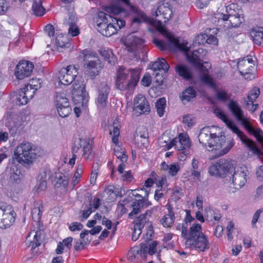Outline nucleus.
Returning a JSON list of instances; mask_svg holds the SVG:
<instances>
[{
    "label": "nucleus",
    "mask_w": 263,
    "mask_h": 263,
    "mask_svg": "<svg viewBox=\"0 0 263 263\" xmlns=\"http://www.w3.org/2000/svg\"><path fill=\"white\" fill-rule=\"evenodd\" d=\"M214 127L202 128L198 135L199 143L209 151L214 152L215 157L226 154L234 145L232 140L226 141L225 136L213 133Z\"/></svg>",
    "instance_id": "nucleus-1"
},
{
    "label": "nucleus",
    "mask_w": 263,
    "mask_h": 263,
    "mask_svg": "<svg viewBox=\"0 0 263 263\" xmlns=\"http://www.w3.org/2000/svg\"><path fill=\"white\" fill-rule=\"evenodd\" d=\"M215 15L218 26L224 30L237 28L244 21L242 10L234 4L226 7L225 9H218Z\"/></svg>",
    "instance_id": "nucleus-2"
},
{
    "label": "nucleus",
    "mask_w": 263,
    "mask_h": 263,
    "mask_svg": "<svg viewBox=\"0 0 263 263\" xmlns=\"http://www.w3.org/2000/svg\"><path fill=\"white\" fill-rule=\"evenodd\" d=\"M140 72L139 68L126 70L123 67H119L116 80L117 88L120 90L133 92L139 80Z\"/></svg>",
    "instance_id": "nucleus-3"
},
{
    "label": "nucleus",
    "mask_w": 263,
    "mask_h": 263,
    "mask_svg": "<svg viewBox=\"0 0 263 263\" xmlns=\"http://www.w3.org/2000/svg\"><path fill=\"white\" fill-rule=\"evenodd\" d=\"M214 113L216 117H218L226 124L228 128L237 135L241 142L254 155L257 156L258 158L263 155L262 152L257 146L256 144L253 141L249 139L243 132L240 130L234 123L228 118L222 109L219 108H216L214 110Z\"/></svg>",
    "instance_id": "nucleus-4"
},
{
    "label": "nucleus",
    "mask_w": 263,
    "mask_h": 263,
    "mask_svg": "<svg viewBox=\"0 0 263 263\" xmlns=\"http://www.w3.org/2000/svg\"><path fill=\"white\" fill-rule=\"evenodd\" d=\"M185 245L186 248H194L199 252H205L209 249L210 243L208 237L202 232L200 224H193L190 228Z\"/></svg>",
    "instance_id": "nucleus-5"
},
{
    "label": "nucleus",
    "mask_w": 263,
    "mask_h": 263,
    "mask_svg": "<svg viewBox=\"0 0 263 263\" xmlns=\"http://www.w3.org/2000/svg\"><path fill=\"white\" fill-rule=\"evenodd\" d=\"M160 24L159 31L168 40L170 44L180 51L184 52L186 53L187 59L193 65L202 69L203 65L200 59V55L197 54V51L194 50L192 54H190L188 53L190 49L187 46L188 43L184 40L181 41L179 39L175 37L171 33L167 32L160 23Z\"/></svg>",
    "instance_id": "nucleus-6"
},
{
    "label": "nucleus",
    "mask_w": 263,
    "mask_h": 263,
    "mask_svg": "<svg viewBox=\"0 0 263 263\" xmlns=\"http://www.w3.org/2000/svg\"><path fill=\"white\" fill-rule=\"evenodd\" d=\"M39 156V151L29 142L21 143L15 148L14 159L20 164L30 165Z\"/></svg>",
    "instance_id": "nucleus-7"
},
{
    "label": "nucleus",
    "mask_w": 263,
    "mask_h": 263,
    "mask_svg": "<svg viewBox=\"0 0 263 263\" xmlns=\"http://www.w3.org/2000/svg\"><path fill=\"white\" fill-rule=\"evenodd\" d=\"M92 150V144L89 139H79L75 142L74 145L72 147V157L70 159L69 163L72 165L75 164L77 153H81L82 156L86 160L91 159L93 157Z\"/></svg>",
    "instance_id": "nucleus-8"
},
{
    "label": "nucleus",
    "mask_w": 263,
    "mask_h": 263,
    "mask_svg": "<svg viewBox=\"0 0 263 263\" xmlns=\"http://www.w3.org/2000/svg\"><path fill=\"white\" fill-rule=\"evenodd\" d=\"M129 203L128 199H124L118 202V208L120 210L122 214H124L128 212V207L132 208L133 210L128 215V217L131 218L133 216L140 212L141 208H146L151 204L145 198L135 199L132 204Z\"/></svg>",
    "instance_id": "nucleus-9"
},
{
    "label": "nucleus",
    "mask_w": 263,
    "mask_h": 263,
    "mask_svg": "<svg viewBox=\"0 0 263 263\" xmlns=\"http://www.w3.org/2000/svg\"><path fill=\"white\" fill-rule=\"evenodd\" d=\"M234 173L230 177L232 182L230 183L229 192L234 193L243 186L247 182L248 174L247 168L244 166L234 167Z\"/></svg>",
    "instance_id": "nucleus-10"
},
{
    "label": "nucleus",
    "mask_w": 263,
    "mask_h": 263,
    "mask_svg": "<svg viewBox=\"0 0 263 263\" xmlns=\"http://www.w3.org/2000/svg\"><path fill=\"white\" fill-rule=\"evenodd\" d=\"M255 58L248 55L239 60L237 63L238 70L245 79L251 80L255 77Z\"/></svg>",
    "instance_id": "nucleus-11"
},
{
    "label": "nucleus",
    "mask_w": 263,
    "mask_h": 263,
    "mask_svg": "<svg viewBox=\"0 0 263 263\" xmlns=\"http://www.w3.org/2000/svg\"><path fill=\"white\" fill-rule=\"evenodd\" d=\"M121 1L126 5L129 11V14L132 16V24H140L148 20V17L146 13L138 6L131 4L130 0Z\"/></svg>",
    "instance_id": "nucleus-12"
},
{
    "label": "nucleus",
    "mask_w": 263,
    "mask_h": 263,
    "mask_svg": "<svg viewBox=\"0 0 263 263\" xmlns=\"http://www.w3.org/2000/svg\"><path fill=\"white\" fill-rule=\"evenodd\" d=\"M173 14L172 9L171 8V5L168 2L163 1L162 3H159L158 8L155 11V16L160 17L161 19H163L164 23H166L171 17ZM165 28V29L168 32L163 24L162 23V20H159L157 23V28L158 30L161 33L159 30V27L160 24Z\"/></svg>",
    "instance_id": "nucleus-13"
},
{
    "label": "nucleus",
    "mask_w": 263,
    "mask_h": 263,
    "mask_svg": "<svg viewBox=\"0 0 263 263\" xmlns=\"http://www.w3.org/2000/svg\"><path fill=\"white\" fill-rule=\"evenodd\" d=\"M91 57V54H84V61L86 62L85 68L87 74L91 79H93L96 76L99 74L100 70L103 68V65L101 61L97 58L89 60V58Z\"/></svg>",
    "instance_id": "nucleus-14"
},
{
    "label": "nucleus",
    "mask_w": 263,
    "mask_h": 263,
    "mask_svg": "<svg viewBox=\"0 0 263 263\" xmlns=\"http://www.w3.org/2000/svg\"><path fill=\"white\" fill-rule=\"evenodd\" d=\"M78 73V69L75 66L69 65L59 71L58 78L62 84L68 85L73 81Z\"/></svg>",
    "instance_id": "nucleus-15"
},
{
    "label": "nucleus",
    "mask_w": 263,
    "mask_h": 263,
    "mask_svg": "<svg viewBox=\"0 0 263 263\" xmlns=\"http://www.w3.org/2000/svg\"><path fill=\"white\" fill-rule=\"evenodd\" d=\"M34 66L28 61H21L16 65L14 75L17 80H23L30 77L32 72Z\"/></svg>",
    "instance_id": "nucleus-16"
},
{
    "label": "nucleus",
    "mask_w": 263,
    "mask_h": 263,
    "mask_svg": "<svg viewBox=\"0 0 263 263\" xmlns=\"http://www.w3.org/2000/svg\"><path fill=\"white\" fill-rule=\"evenodd\" d=\"M34 93L33 85L29 84L18 90L14 101L17 105L20 106L26 104L29 100L32 98Z\"/></svg>",
    "instance_id": "nucleus-17"
},
{
    "label": "nucleus",
    "mask_w": 263,
    "mask_h": 263,
    "mask_svg": "<svg viewBox=\"0 0 263 263\" xmlns=\"http://www.w3.org/2000/svg\"><path fill=\"white\" fill-rule=\"evenodd\" d=\"M125 25V22L118 18L117 17H114L110 21L106 27L105 30L102 29V34L103 36L109 37L116 34L117 31L123 28Z\"/></svg>",
    "instance_id": "nucleus-18"
},
{
    "label": "nucleus",
    "mask_w": 263,
    "mask_h": 263,
    "mask_svg": "<svg viewBox=\"0 0 263 263\" xmlns=\"http://www.w3.org/2000/svg\"><path fill=\"white\" fill-rule=\"evenodd\" d=\"M174 142L175 143V149L178 151H180L184 155L181 156L180 160L184 158V156L190 153V148L191 146V142L189 137L185 135L180 134L178 138L174 139Z\"/></svg>",
    "instance_id": "nucleus-19"
},
{
    "label": "nucleus",
    "mask_w": 263,
    "mask_h": 263,
    "mask_svg": "<svg viewBox=\"0 0 263 263\" xmlns=\"http://www.w3.org/2000/svg\"><path fill=\"white\" fill-rule=\"evenodd\" d=\"M110 87L106 82L101 83L98 88L97 105L99 107L106 106Z\"/></svg>",
    "instance_id": "nucleus-20"
},
{
    "label": "nucleus",
    "mask_w": 263,
    "mask_h": 263,
    "mask_svg": "<svg viewBox=\"0 0 263 263\" xmlns=\"http://www.w3.org/2000/svg\"><path fill=\"white\" fill-rule=\"evenodd\" d=\"M72 86V95L73 100L82 104L87 102L84 85L82 82H78L74 83Z\"/></svg>",
    "instance_id": "nucleus-21"
},
{
    "label": "nucleus",
    "mask_w": 263,
    "mask_h": 263,
    "mask_svg": "<svg viewBox=\"0 0 263 263\" xmlns=\"http://www.w3.org/2000/svg\"><path fill=\"white\" fill-rule=\"evenodd\" d=\"M16 214L13 208L9 204L5 205L4 217L3 219L2 229L10 228L15 222Z\"/></svg>",
    "instance_id": "nucleus-22"
},
{
    "label": "nucleus",
    "mask_w": 263,
    "mask_h": 263,
    "mask_svg": "<svg viewBox=\"0 0 263 263\" xmlns=\"http://www.w3.org/2000/svg\"><path fill=\"white\" fill-rule=\"evenodd\" d=\"M134 109L139 114L148 112L149 105L146 98L141 94L138 95L134 100Z\"/></svg>",
    "instance_id": "nucleus-23"
},
{
    "label": "nucleus",
    "mask_w": 263,
    "mask_h": 263,
    "mask_svg": "<svg viewBox=\"0 0 263 263\" xmlns=\"http://www.w3.org/2000/svg\"><path fill=\"white\" fill-rule=\"evenodd\" d=\"M143 43V40L135 35L131 34L127 36L125 42V45L128 52L135 53L137 47Z\"/></svg>",
    "instance_id": "nucleus-24"
},
{
    "label": "nucleus",
    "mask_w": 263,
    "mask_h": 263,
    "mask_svg": "<svg viewBox=\"0 0 263 263\" xmlns=\"http://www.w3.org/2000/svg\"><path fill=\"white\" fill-rule=\"evenodd\" d=\"M148 133L143 128L142 130L137 131L134 137V141L138 147H146L147 145Z\"/></svg>",
    "instance_id": "nucleus-25"
},
{
    "label": "nucleus",
    "mask_w": 263,
    "mask_h": 263,
    "mask_svg": "<svg viewBox=\"0 0 263 263\" xmlns=\"http://www.w3.org/2000/svg\"><path fill=\"white\" fill-rule=\"evenodd\" d=\"M77 18L74 15H69L68 21L66 22V25L69 26L68 34L71 36H76L80 33V30L76 24Z\"/></svg>",
    "instance_id": "nucleus-26"
},
{
    "label": "nucleus",
    "mask_w": 263,
    "mask_h": 263,
    "mask_svg": "<svg viewBox=\"0 0 263 263\" xmlns=\"http://www.w3.org/2000/svg\"><path fill=\"white\" fill-rule=\"evenodd\" d=\"M218 161L222 176H224L227 173H232L233 172L234 167L233 161L221 159Z\"/></svg>",
    "instance_id": "nucleus-27"
},
{
    "label": "nucleus",
    "mask_w": 263,
    "mask_h": 263,
    "mask_svg": "<svg viewBox=\"0 0 263 263\" xmlns=\"http://www.w3.org/2000/svg\"><path fill=\"white\" fill-rule=\"evenodd\" d=\"M228 107L237 120L240 119L241 117L244 115L242 108L237 101L230 100L228 104Z\"/></svg>",
    "instance_id": "nucleus-28"
},
{
    "label": "nucleus",
    "mask_w": 263,
    "mask_h": 263,
    "mask_svg": "<svg viewBox=\"0 0 263 263\" xmlns=\"http://www.w3.org/2000/svg\"><path fill=\"white\" fill-rule=\"evenodd\" d=\"M250 35L255 44L263 46V27H257L251 30Z\"/></svg>",
    "instance_id": "nucleus-29"
},
{
    "label": "nucleus",
    "mask_w": 263,
    "mask_h": 263,
    "mask_svg": "<svg viewBox=\"0 0 263 263\" xmlns=\"http://www.w3.org/2000/svg\"><path fill=\"white\" fill-rule=\"evenodd\" d=\"M6 126L8 128L11 136L14 137L21 133L23 127L20 122H15L11 120H9L6 123Z\"/></svg>",
    "instance_id": "nucleus-30"
},
{
    "label": "nucleus",
    "mask_w": 263,
    "mask_h": 263,
    "mask_svg": "<svg viewBox=\"0 0 263 263\" xmlns=\"http://www.w3.org/2000/svg\"><path fill=\"white\" fill-rule=\"evenodd\" d=\"M176 72L181 77L186 80H190L192 78V73L190 69L183 64L176 65L175 67Z\"/></svg>",
    "instance_id": "nucleus-31"
},
{
    "label": "nucleus",
    "mask_w": 263,
    "mask_h": 263,
    "mask_svg": "<svg viewBox=\"0 0 263 263\" xmlns=\"http://www.w3.org/2000/svg\"><path fill=\"white\" fill-rule=\"evenodd\" d=\"M168 213L165 214L161 219L160 222L163 227H171L175 221V214L171 207L168 209Z\"/></svg>",
    "instance_id": "nucleus-32"
},
{
    "label": "nucleus",
    "mask_w": 263,
    "mask_h": 263,
    "mask_svg": "<svg viewBox=\"0 0 263 263\" xmlns=\"http://www.w3.org/2000/svg\"><path fill=\"white\" fill-rule=\"evenodd\" d=\"M151 68L154 71L162 70L164 72H166L170 68V65L164 59L158 58L156 62L152 64Z\"/></svg>",
    "instance_id": "nucleus-33"
},
{
    "label": "nucleus",
    "mask_w": 263,
    "mask_h": 263,
    "mask_svg": "<svg viewBox=\"0 0 263 263\" xmlns=\"http://www.w3.org/2000/svg\"><path fill=\"white\" fill-rule=\"evenodd\" d=\"M55 105L57 108L70 105L68 99L63 92H57L55 97Z\"/></svg>",
    "instance_id": "nucleus-34"
},
{
    "label": "nucleus",
    "mask_w": 263,
    "mask_h": 263,
    "mask_svg": "<svg viewBox=\"0 0 263 263\" xmlns=\"http://www.w3.org/2000/svg\"><path fill=\"white\" fill-rule=\"evenodd\" d=\"M32 10L33 14L37 16L43 15L45 12V9L42 6L41 0H33Z\"/></svg>",
    "instance_id": "nucleus-35"
},
{
    "label": "nucleus",
    "mask_w": 263,
    "mask_h": 263,
    "mask_svg": "<svg viewBox=\"0 0 263 263\" xmlns=\"http://www.w3.org/2000/svg\"><path fill=\"white\" fill-rule=\"evenodd\" d=\"M100 54L104 59L111 65L115 64L116 58L112 51L110 49H102L100 50Z\"/></svg>",
    "instance_id": "nucleus-36"
},
{
    "label": "nucleus",
    "mask_w": 263,
    "mask_h": 263,
    "mask_svg": "<svg viewBox=\"0 0 263 263\" xmlns=\"http://www.w3.org/2000/svg\"><path fill=\"white\" fill-rule=\"evenodd\" d=\"M147 215V212H146L145 213L141 214L139 216L136 217L133 221L134 227H136L137 229H140L142 230L147 221H148Z\"/></svg>",
    "instance_id": "nucleus-37"
},
{
    "label": "nucleus",
    "mask_w": 263,
    "mask_h": 263,
    "mask_svg": "<svg viewBox=\"0 0 263 263\" xmlns=\"http://www.w3.org/2000/svg\"><path fill=\"white\" fill-rule=\"evenodd\" d=\"M109 134L112 136V142L117 144L118 143V137L120 135V128L117 123H114L108 127Z\"/></svg>",
    "instance_id": "nucleus-38"
},
{
    "label": "nucleus",
    "mask_w": 263,
    "mask_h": 263,
    "mask_svg": "<svg viewBox=\"0 0 263 263\" xmlns=\"http://www.w3.org/2000/svg\"><path fill=\"white\" fill-rule=\"evenodd\" d=\"M117 144H116V146L114 147L115 155L122 162H126L128 157L126 154V152L124 148Z\"/></svg>",
    "instance_id": "nucleus-39"
},
{
    "label": "nucleus",
    "mask_w": 263,
    "mask_h": 263,
    "mask_svg": "<svg viewBox=\"0 0 263 263\" xmlns=\"http://www.w3.org/2000/svg\"><path fill=\"white\" fill-rule=\"evenodd\" d=\"M196 96V91L192 87L186 89L182 93L180 98L182 101L189 102Z\"/></svg>",
    "instance_id": "nucleus-40"
},
{
    "label": "nucleus",
    "mask_w": 263,
    "mask_h": 263,
    "mask_svg": "<svg viewBox=\"0 0 263 263\" xmlns=\"http://www.w3.org/2000/svg\"><path fill=\"white\" fill-rule=\"evenodd\" d=\"M113 18L114 17H112L109 14H107L103 11H99L98 13L97 16L96 17V26L100 25L101 24H104L105 23H109L110 20L111 21V19Z\"/></svg>",
    "instance_id": "nucleus-41"
},
{
    "label": "nucleus",
    "mask_w": 263,
    "mask_h": 263,
    "mask_svg": "<svg viewBox=\"0 0 263 263\" xmlns=\"http://www.w3.org/2000/svg\"><path fill=\"white\" fill-rule=\"evenodd\" d=\"M43 211V205L41 204H37L34 205V207L32 210V217L34 221H39L41 219Z\"/></svg>",
    "instance_id": "nucleus-42"
},
{
    "label": "nucleus",
    "mask_w": 263,
    "mask_h": 263,
    "mask_svg": "<svg viewBox=\"0 0 263 263\" xmlns=\"http://www.w3.org/2000/svg\"><path fill=\"white\" fill-rule=\"evenodd\" d=\"M64 39L62 36H59L56 37L55 41V45L57 49L59 52H63L64 50L68 47L69 43L66 40L64 41Z\"/></svg>",
    "instance_id": "nucleus-43"
},
{
    "label": "nucleus",
    "mask_w": 263,
    "mask_h": 263,
    "mask_svg": "<svg viewBox=\"0 0 263 263\" xmlns=\"http://www.w3.org/2000/svg\"><path fill=\"white\" fill-rule=\"evenodd\" d=\"M166 106V100L164 98H160L157 100L155 104L158 114L160 117L164 115V110Z\"/></svg>",
    "instance_id": "nucleus-44"
},
{
    "label": "nucleus",
    "mask_w": 263,
    "mask_h": 263,
    "mask_svg": "<svg viewBox=\"0 0 263 263\" xmlns=\"http://www.w3.org/2000/svg\"><path fill=\"white\" fill-rule=\"evenodd\" d=\"M216 98L218 101L224 102L231 100L230 95H229L226 91L222 89H218L216 91Z\"/></svg>",
    "instance_id": "nucleus-45"
},
{
    "label": "nucleus",
    "mask_w": 263,
    "mask_h": 263,
    "mask_svg": "<svg viewBox=\"0 0 263 263\" xmlns=\"http://www.w3.org/2000/svg\"><path fill=\"white\" fill-rule=\"evenodd\" d=\"M260 95V90L258 87H254L251 89L247 96L248 101L246 102H254Z\"/></svg>",
    "instance_id": "nucleus-46"
},
{
    "label": "nucleus",
    "mask_w": 263,
    "mask_h": 263,
    "mask_svg": "<svg viewBox=\"0 0 263 263\" xmlns=\"http://www.w3.org/2000/svg\"><path fill=\"white\" fill-rule=\"evenodd\" d=\"M105 11L108 13L115 15L124 12V9L119 5H112L105 9Z\"/></svg>",
    "instance_id": "nucleus-47"
},
{
    "label": "nucleus",
    "mask_w": 263,
    "mask_h": 263,
    "mask_svg": "<svg viewBox=\"0 0 263 263\" xmlns=\"http://www.w3.org/2000/svg\"><path fill=\"white\" fill-rule=\"evenodd\" d=\"M140 253V248L135 246L130 249L127 254V259L130 261H134Z\"/></svg>",
    "instance_id": "nucleus-48"
},
{
    "label": "nucleus",
    "mask_w": 263,
    "mask_h": 263,
    "mask_svg": "<svg viewBox=\"0 0 263 263\" xmlns=\"http://www.w3.org/2000/svg\"><path fill=\"white\" fill-rule=\"evenodd\" d=\"M237 121L241 122V124L245 128L248 132L249 133L253 132V129L254 128L250 124L249 118L245 117L243 115L241 117L240 119Z\"/></svg>",
    "instance_id": "nucleus-49"
},
{
    "label": "nucleus",
    "mask_w": 263,
    "mask_h": 263,
    "mask_svg": "<svg viewBox=\"0 0 263 263\" xmlns=\"http://www.w3.org/2000/svg\"><path fill=\"white\" fill-rule=\"evenodd\" d=\"M237 121L241 122V124L245 128L248 132L249 133L253 132V129L254 128L250 124L249 118L245 117L243 115L241 117L240 119Z\"/></svg>",
    "instance_id": "nucleus-50"
},
{
    "label": "nucleus",
    "mask_w": 263,
    "mask_h": 263,
    "mask_svg": "<svg viewBox=\"0 0 263 263\" xmlns=\"http://www.w3.org/2000/svg\"><path fill=\"white\" fill-rule=\"evenodd\" d=\"M22 177L21 171L17 168L10 169V179L16 183L18 182Z\"/></svg>",
    "instance_id": "nucleus-51"
},
{
    "label": "nucleus",
    "mask_w": 263,
    "mask_h": 263,
    "mask_svg": "<svg viewBox=\"0 0 263 263\" xmlns=\"http://www.w3.org/2000/svg\"><path fill=\"white\" fill-rule=\"evenodd\" d=\"M219 161L213 164L209 167V172L212 176H222L220 171Z\"/></svg>",
    "instance_id": "nucleus-52"
},
{
    "label": "nucleus",
    "mask_w": 263,
    "mask_h": 263,
    "mask_svg": "<svg viewBox=\"0 0 263 263\" xmlns=\"http://www.w3.org/2000/svg\"><path fill=\"white\" fill-rule=\"evenodd\" d=\"M253 132L250 134L253 135L257 139V140L261 144L263 147V131L260 128H254Z\"/></svg>",
    "instance_id": "nucleus-53"
},
{
    "label": "nucleus",
    "mask_w": 263,
    "mask_h": 263,
    "mask_svg": "<svg viewBox=\"0 0 263 263\" xmlns=\"http://www.w3.org/2000/svg\"><path fill=\"white\" fill-rule=\"evenodd\" d=\"M57 109L59 116L62 118L67 117L71 111V108L70 105Z\"/></svg>",
    "instance_id": "nucleus-54"
},
{
    "label": "nucleus",
    "mask_w": 263,
    "mask_h": 263,
    "mask_svg": "<svg viewBox=\"0 0 263 263\" xmlns=\"http://www.w3.org/2000/svg\"><path fill=\"white\" fill-rule=\"evenodd\" d=\"M201 81L212 87H215V84L212 77L208 74H204L201 77Z\"/></svg>",
    "instance_id": "nucleus-55"
},
{
    "label": "nucleus",
    "mask_w": 263,
    "mask_h": 263,
    "mask_svg": "<svg viewBox=\"0 0 263 263\" xmlns=\"http://www.w3.org/2000/svg\"><path fill=\"white\" fill-rule=\"evenodd\" d=\"M50 175L51 171L48 168H44L39 175L38 179L40 180H45L47 181L48 179L49 178Z\"/></svg>",
    "instance_id": "nucleus-56"
},
{
    "label": "nucleus",
    "mask_w": 263,
    "mask_h": 263,
    "mask_svg": "<svg viewBox=\"0 0 263 263\" xmlns=\"http://www.w3.org/2000/svg\"><path fill=\"white\" fill-rule=\"evenodd\" d=\"M41 243L38 239V236L36 234L34 236L33 240L31 242L30 246L31 247L32 254L34 255H37L38 253L35 250L36 247L40 246Z\"/></svg>",
    "instance_id": "nucleus-57"
},
{
    "label": "nucleus",
    "mask_w": 263,
    "mask_h": 263,
    "mask_svg": "<svg viewBox=\"0 0 263 263\" xmlns=\"http://www.w3.org/2000/svg\"><path fill=\"white\" fill-rule=\"evenodd\" d=\"M195 118L191 115H187L183 117L182 122L187 125L189 127H191L195 123Z\"/></svg>",
    "instance_id": "nucleus-58"
},
{
    "label": "nucleus",
    "mask_w": 263,
    "mask_h": 263,
    "mask_svg": "<svg viewBox=\"0 0 263 263\" xmlns=\"http://www.w3.org/2000/svg\"><path fill=\"white\" fill-rule=\"evenodd\" d=\"M69 178L68 176L61 174L58 177L57 183L62 185L64 188H66L69 183Z\"/></svg>",
    "instance_id": "nucleus-59"
},
{
    "label": "nucleus",
    "mask_w": 263,
    "mask_h": 263,
    "mask_svg": "<svg viewBox=\"0 0 263 263\" xmlns=\"http://www.w3.org/2000/svg\"><path fill=\"white\" fill-rule=\"evenodd\" d=\"M154 44L160 50L163 51L167 48L168 45L165 42L157 38H154L153 41Z\"/></svg>",
    "instance_id": "nucleus-60"
},
{
    "label": "nucleus",
    "mask_w": 263,
    "mask_h": 263,
    "mask_svg": "<svg viewBox=\"0 0 263 263\" xmlns=\"http://www.w3.org/2000/svg\"><path fill=\"white\" fill-rule=\"evenodd\" d=\"M213 215V218L215 220L218 221L221 218V214L218 210H209L207 211L206 217L209 218L210 216L212 217Z\"/></svg>",
    "instance_id": "nucleus-61"
},
{
    "label": "nucleus",
    "mask_w": 263,
    "mask_h": 263,
    "mask_svg": "<svg viewBox=\"0 0 263 263\" xmlns=\"http://www.w3.org/2000/svg\"><path fill=\"white\" fill-rule=\"evenodd\" d=\"M177 229L181 231L182 237L186 240L189 236L187 224L182 223L181 226L178 225L177 227Z\"/></svg>",
    "instance_id": "nucleus-62"
},
{
    "label": "nucleus",
    "mask_w": 263,
    "mask_h": 263,
    "mask_svg": "<svg viewBox=\"0 0 263 263\" xmlns=\"http://www.w3.org/2000/svg\"><path fill=\"white\" fill-rule=\"evenodd\" d=\"M83 228V224L80 222H73L69 226V230L72 232L80 231Z\"/></svg>",
    "instance_id": "nucleus-63"
},
{
    "label": "nucleus",
    "mask_w": 263,
    "mask_h": 263,
    "mask_svg": "<svg viewBox=\"0 0 263 263\" xmlns=\"http://www.w3.org/2000/svg\"><path fill=\"white\" fill-rule=\"evenodd\" d=\"M180 170L179 165L177 164H172L170 165L168 173L172 176H175Z\"/></svg>",
    "instance_id": "nucleus-64"
}]
</instances>
